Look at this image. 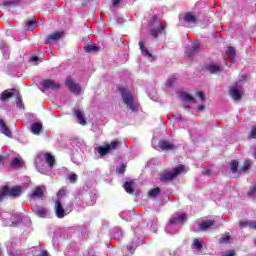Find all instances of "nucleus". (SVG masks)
<instances>
[{
  "label": "nucleus",
  "mask_w": 256,
  "mask_h": 256,
  "mask_svg": "<svg viewBox=\"0 0 256 256\" xmlns=\"http://www.w3.org/2000/svg\"><path fill=\"white\" fill-rule=\"evenodd\" d=\"M35 165L39 173L49 175L53 170V165H55V157L50 153H40L36 157Z\"/></svg>",
  "instance_id": "1"
},
{
  "label": "nucleus",
  "mask_w": 256,
  "mask_h": 256,
  "mask_svg": "<svg viewBox=\"0 0 256 256\" xmlns=\"http://www.w3.org/2000/svg\"><path fill=\"white\" fill-rule=\"evenodd\" d=\"M122 96V101L126 105V109H129L132 112L139 111V101L137 98L131 95V92L125 88L120 89Z\"/></svg>",
  "instance_id": "2"
},
{
  "label": "nucleus",
  "mask_w": 256,
  "mask_h": 256,
  "mask_svg": "<svg viewBox=\"0 0 256 256\" xmlns=\"http://www.w3.org/2000/svg\"><path fill=\"white\" fill-rule=\"evenodd\" d=\"M187 219V215L180 214L177 217L171 218L170 222L166 226V233H169V235H175L179 231V227L185 223V220Z\"/></svg>",
  "instance_id": "3"
},
{
  "label": "nucleus",
  "mask_w": 256,
  "mask_h": 256,
  "mask_svg": "<svg viewBox=\"0 0 256 256\" xmlns=\"http://www.w3.org/2000/svg\"><path fill=\"white\" fill-rule=\"evenodd\" d=\"M22 193L21 186H15L10 188L9 186H4L0 190V202L3 201L7 196L9 197H19Z\"/></svg>",
  "instance_id": "4"
},
{
  "label": "nucleus",
  "mask_w": 256,
  "mask_h": 256,
  "mask_svg": "<svg viewBox=\"0 0 256 256\" xmlns=\"http://www.w3.org/2000/svg\"><path fill=\"white\" fill-rule=\"evenodd\" d=\"M134 235V240L127 246V250L131 254L135 253V249H137L139 245H143V237H139V235H141V228H135Z\"/></svg>",
  "instance_id": "5"
},
{
  "label": "nucleus",
  "mask_w": 256,
  "mask_h": 256,
  "mask_svg": "<svg viewBox=\"0 0 256 256\" xmlns=\"http://www.w3.org/2000/svg\"><path fill=\"white\" fill-rule=\"evenodd\" d=\"M0 219H2L3 225L5 227H15V225H17V223H19V218L13 216L9 212L0 213Z\"/></svg>",
  "instance_id": "6"
},
{
  "label": "nucleus",
  "mask_w": 256,
  "mask_h": 256,
  "mask_svg": "<svg viewBox=\"0 0 256 256\" xmlns=\"http://www.w3.org/2000/svg\"><path fill=\"white\" fill-rule=\"evenodd\" d=\"M184 171H185V166H183V165L177 166L172 171L162 174L160 176V180L161 181H172V179H175V177H177V175H181V173Z\"/></svg>",
  "instance_id": "7"
},
{
  "label": "nucleus",
  "mask_w": 256,
  "mask_h": 256,
  "mask_svg": "<svg viewBox=\"0 0 256 256\" xmlns=\"http://www.w3.org/2000/svg\"><path fill=\"white\" fill-rule=\"evenodd\" d=\"M57 89H59V83L53 80H44L40 83L42 93H45V91H56Z\"/></svg>",
  "instance_id": "8"
},
{
  "label": "nucleus",
  "mask_w": 256,
  "mask_h": 256,
  "mask_svg": "<svg viewBox=\"0 0 256 256\" xmlns=\"http://www.w3.org/2000/svg\"><path fill=\"white\" fill-rule=\"evenodd\" d=\"M66 86L71 93H74V95H81V93H83V88H81V85L75 83V81L71 78L66 80Z\"/></svg>",
  "instance_id": "9"
},
{
  "label": "nucleus",
  "mask_w": 256,
  "mask_h": 256,
  "mask_svg": "<svg viewBox=\"0 0 256 256\" xmlns=\"http://www.w3.org/2000/svg\"><path fill=\"white\" fill-rule=\"evenodd\" d=\"M119 147V141H112L110 144L98 148L100 155H107L110 151H115Z\"/></svg>",
  "instance_id": "10"
},
{
  "label": "nucleus",
  "mask_w": 256,
  "mask_h": 256,
  "mask_svg": "<svg viewBox=\"0 0 256 256\" xmlns=\"http://www.w3.org/2000/svg\"><path fill=\"white\" fill-rule=\"evenodd\" d=\"M65 37V33L63 31H57L47 36L44 43L46 45H51V43H55V41H59V39H63Z\"/></svg>",
  "instance_id": "11"
},
{
  "label": "nucleus",
  "mask_w": 256,
  "mask_h": 256,
  "mask_svg": "<svg viewBox=\"0 0 256 256\" xmlns=\"http://www.w3.org/2000/svg\"><path fill=\"white\" fill-rule=\"evenodd\" d=\"M157 149L161 151H173L175 150V144L169 140H160Z\"/></svg>",
  "instance_id": "12"
},
{
  "label": "nucleus",
  "mask_w": 256,
  "mask_h": 256,
  "mask_svg": "<svg viewBox=\"0 0 256 256\" xmlns=\"http://www.w3.org/2000/svg\"><path fill=\"white\" fill-rule=\"evenodd\" d=\"M229 93L230 97H232L234 101H239V99H241V86H239V83H236L234 86L230 87Z\"/></svg>",
  "instance_id": "13"
},
{
  "label": "nucleus",
  "mask_w": 256,
  "mask_h": 256,
  "mask_svg": "<svg viewBox=\"0 0 256 256\" xmlns=\"http://www.w3.org/2000/svg\"><path fill=\"white\" fill-rule=\"evenodd\" d=\"M55 212H56V217L58 219H63L67 213L65 212V209H63V204H61L60 200H56L55 202Z\"/></svg>",
  "instance_id": "14"
},
{
  "label": "nucleus",
  "mask_w": 256,
  "mask_h": 256,
  "mask_svg": "<svg viewBox=\"0 0 256 256\" xmlns=\"http://www.w3.org/2000/svg\"><path fill=\"white\" fill-rule=\"evenodd\" d=\"M214 225L215 221L204 220L199 224V231H209V229H213Z\"/></svg>",
  "instance_id": "15"
},
{
  "label": "nucleus",
  "mask_w": 256,
  "mask_h": 256,
  "mask_svg": "<svg viewBox=\"0 0 256 256\" xmlns=\"http://www.w3.org/2000/svg\"><path fill=\"white\" fill-rule=\"evenodd\" d=\"M139 47H140V51H141L142 55H144V57H147V59H149L150 61H153V59H155L153 57V54H151L149 52V50L145 47V41H140Z\"/></svg>",
  "instance_id": "16"
},
{
  "label": "nucleus",
  "mask_w": 256,
  "mask_h": 256,
  "mask_svg": "<svg viewBox=\"0 0 256 256\" xmlns=\"http://www.w3.org/2000/svg\"><path fill=\"white\" fill-rule=\"evenodd\" d=\"M45 193V186H38L31 194V199H41Z\"/></svg>",
  "instance_id": "17"
},
{
  "label": "nucleus",
  "mask_w": 256,
  "mask_h": 256,
  "mask_svg": "<svg viewBox=\"0 0 256 256\" xmlns=\"http://www.w3.org/2000/svg\"><path fill=\"white\" fill-rule=\"evenodd\" d=\"M184 23H189L190 25H195V23H197V16H195L191 12L186 13L184 16Z\"/></svg>",
  "instance_id": "18"
},
{
  "label": "nucleus",
  "mask_w": 256,
  "mask_h": 256,
  "mask_svg": "<svg viewBox=\"0 0 256 256\" xmlns=\"http://www.w3.org/2000/svg\"><path fill=\"white\" fill-rule=\"evenodd\" d=\"M30 129L33 135H39L43 129V124H41V122H35L30 126Z\"/></svg>",
  "instance_id": "19"
},
{
  "label": "nucleus",
  "mask_w": 256,
  "mask_h": 256,
  "mask_svg": "<svg viewBox=\"0 0 256 256\" xmlns=\"http://www.w3.org/2000/svg\"><path fill=\"white\" fill-rule=\"evenodd\" d=\"M0 131L3 135H6V137H11V130H9V127H7L3 119H0Z\"/></svg>",
  "instance_id": "20"
},
{
  "label": "nucleus",
  "mask_w": 256,
  "mask_h": 256,
  "mask_svg": "<svg viewBox=\"0 0 256 256\" xmlns=\"http://www.w3.org/2000/svg\"><path fill=\"white\" fill-rule=\"evenodd\" d=\"M32 211L38 215V217H45L48 213V210L41 206H36L32 208Z\"/></svg>",
  "instance_id": "21"
},
{
  "label": "nucleus",
  "mask_w": 256,
  "mask_h": 256,
  "mask_svg": "<svg viewBox=\"0 0 256 256\" xmlns=\"http://www.w3.org/2000/svg\"><path fill=\"white\" fill-rule=\"evenodd\" d=\"M165 31V27L162 24H158L155 28L151 30L152 37H158V35H161Z\"/></svg>",
  "instance_id": "22"
},
{
  "label": "nucleus",
  "mask_w": 256,
  "mask_h": 256,
  "mask_svg": "<svg viewBox=\"0 0 256 256\" xmlns=\"http://www.w3.org/2000/svg\"><path fill=\"white\" fill-rule=\"evenodd\" d=\"M74 115L78 120V123L80 125H85L86 121H85V114H83V112L81 110H74Z\"/></svg>",
  "instance_id": "23"
},
{
  "label": "nucleus",
  "mask_w": 256,
  "mask_h": 256,
  "mask_svg": "<svg viewBox=\"0 0 256 256\" xmlns=\"http://www.w3.org/2000/svg\"><path fill=\"white\" fill-rule=\"evenodd\" d=\"M180 97L184 103H195V98H193L189 93L182 92Z\"/></svg>",
  "instance_id": "24"
},
{
  "label": "nucleus",
  "mask_w": 256,
  "mask_h": 256,
  "mask_svg": "<svg viewBox=\"0 0 256 256\" xmlns=\"http://www.w3.org/2000/svg\"><path fill=\"white\" fill-rule=\"evenodd\" d=\"M193 249L201 251L203 249V238H195L192 243Z\"/></svg>",
  "instance_id": "25"
},
{
  "label": "nucleus",
  "mask_w": 256,
  "mask_h": 256,
  "mask_svg": "<svg viewBox=\"0 0 256 256\" xmlns=\"http://www.w3.org/2000/svg\"><path fill=\"white\" fill-rule=\"evenodd\" d=\"M241 229L245 228V227H249V229H255L256 230V221H240L239 223Z\"/></svg>",
  "instance_id": "26"
},
{
  "label": "nucleus",
  "mask_w": 256,
  "mask_h": 256,
  "mask_svg": "<svg viewBox=\"0 0 256 256\" xmlns=\"http://www.w3.org/2000/svg\"><path fill=\"white\" fill-rule=\"evenodd\" d=\"M84 51L86 53H97V51H99V47L95 44H88L84 47Z\"/></svg>",
  "instance_id": "27"
},
{
  "label": "nucleus",
  "mask_w": 256,
  "mask_h": 256,
  "mask_svg": "<svg viewBox=\"0 0 256 256\" xmlns=\"http://www.w3.org/2000/svg\"><path fill=\"white\" fill-rule=\"evenodd\" d=\"M26 27H27L28 31H33V29H35V27H37V20L35 18H31V19L27 20Z\"/></svg>",
  "instance_id": "28"
},
{
  "label": "nucleus",
  "mask_w": 256,
  "mask_h": 256,
  "mask_svg": "<svg viewBox=\"0 0 256 256\" xmlns=\"http://www.w3.org/2000/svg\"><path fill=\"white\" fill-rule=\"evenodd\" d=\"M11 97H13V92L9 91V90H6L4 92L1 93L0 95V99L1 101H3L4 103L6 101H9V99H11Z\"/></svg>",
  "instance_id": "29"
},
{
  "label": "nucleus",
  "mask_w": 256,
  "mask_h": 256,
  "mask_svg": "<svg viewBox=\"0 0 256 256\" xmlns=\"http://www.w3.org/2000/svg\"><path fill=\"white\" fill-rule=\"evenodd\" d=\"M31 253L33 256H49V252L41 250L39 248H32Z\"/></svg>",
  "instance_id": "30"
},
{
  "label": "nucleus",
  "mask_w": 256,
  "mask_h": 256,
  "mask_svg": "<svg viewBox=\"0 0 256 256\" xmlns=\"http://www.w3.org/2000/svg\"><path fill=\"white\" fill-rule=\"evenodd\" d=\"M0 49L4 55V58L9 59V48H7V44H5V42L0 43Z\"/></svg>",
  "instance_id": "31"
},
{
  "label": "nucleus",
  "mask_w": 256,
  "mask_h": 256,
  "mask_svg": "<svg viewBox=\"0 0 256 256\" xmlns=\"http://www.w3.org/2000/svg\"><path fill=\"white\" fill-rule=\"evenodd\" d=\"M21 165H23V158H21L20 156H17L14 159H12L11 161L12 167H21Z\"/></svg>",
  "instance_id": "32"
},
{
  "label": "nucleus",
  "mask_w": 256,
  "mask_h": 256,
  "mask_svg": "<svg viewBox=\"0 0 256 256\" xmlns=\"http://www.w3.org/2000/svg\"><path fill=\"white\" fill-rule=\"evenodd\" d=\"M207 70L210 73H219V71H221V67L217 64H210L207 66Z\"/></svg>",
  "instance_id": "33"
},
{
  "label": "nucleus",
  "mask_w": 256,
  "mask_h": 256,
  "mask_svg": "<svg viewBox=\"0 0 256 256\" xmlns=\"http://www.w3.org/2000/svg\"><path fill=\"white\" fill-rule=\"evenodd\" d=\"M111 235H112V239H122L123 232L121 231V229L116 228L112 231Z\"/></svg>",
  "instance_id": "34"
},
{
  "label": "nucleus",
  "mask_w": 256,
  "mask_h": 256,
  "mask_svg": "<svg viewBox=\"0 0 256 256\" xmlns=\"http://www.w3.org/2000/svg\"><path fill=\"white\" fill-rule=\"evenodd\" d=\"M160 193H161V189L153 188L148 192V197H150V199H155Z\"/></svg>",
  "instance_id": "35"
},
{
  "label": "nucleus",
  "mask_w": 256,
  "mask_h": 256,
  "mask_svg": "<svg viewBox=\"0 0 256 256\" xmlns=\"http://www.w3.org/2000/svg\"><path fill=\"white\" fill-rule=\"evenodd\" d=\"M226 54L230 57L231 63H233V61H235V48L228 47Z\"/></svg>",
  "instance_id": "36"
},
{
  "label": "nucleus",
  "mask_w": 256,
  "mask_h": 256,
  "mask_svg": "<svg viewBox=\"0 0 256 256\" xmlns=\"http://www.w3.org/2000/svg\"><path fill=\"white\" fill-rule=\"evenodd\" d=\"M133 182H126L124 184V189L126 191V193H129L130 195H133Z\"/></svg>",
  "instance_id": "37"
},
{
  "label": "nucleus",
  "mask_w": 256,
  "mask_h": 256,
  "mask_svg": "<svg viewBox=\"0 0 256 256\" xmlns=\"http://www.w3.org/2000/svg\"><path fill=\"white\" fill-rule=\"evenodd\" d=\"M199 49H200L199 43L196 42V43L192 44V47L189 49L190 55L197 53V51H199Z\"/></svg>",
  "instance_id": "38"
},
{
  "label": "nucleus",
  "mask_w": 256,
  "mask_h": 256,
  "mask_svg": "<svg viewBox=\"0 0 256 256\" xmlns=\"http://www.w3.org/2000/svg\"><path fill=\"white\" fill-rule=\"evenodd\" d=\"M176 81H177V76L175 75L170 76L166 82L167 87H171V85H173Z\"/></svg>",
  "instance_id": "39"
},
{
  "label": "nucleus",
  "mask_w": 256,
  "mask_h": 256,
  "mask_svg": "<svg viewBox=\"0 0 256 256\" xmlns=\"http://www.w3.org/2000/svg\"><path fill=\"white\" fill-rule=\"evenodd\" d=\"M232 173H237V168L239 167V162L237 160H234L230 164Z\"/></svg>",
  "instance_id": "40"
},
{
  "label": "nucleus",
  "mask_w": 256,
  "mask_h": 256,
  "mask_svg": "<svg viewBox=\"0 0 256 256\" xmlns=\"http://www.w3.org/2000/svg\"><path fill=\"white\" fill-rule=\"evenodd\" d=\"M7 155H0V170L3 169L5 163L7 162Z\"/></svg>",
  "instance_id": "41"
},
{
  "label": "nucleus",
  "mask_w": 256,
  "mask_h": 256,
  "mask_svg": "<svg viewBox=\"0 0 256 256\" xmlns=\"http://www.w3.org/2000/svg\"><path fill=\"white\" fill-rule=\"evenodd\" d=\"M230 240H231V237L229 236V234H225L224 236L221 237L220 243L227 244L229 243Z\"/></svg>",
  "instance_id": "42"
},
{
  "label": "nucleus",
  "mask_w": 256,
  "mask_h": 256,
  "mask_svg": "<svg viewBox=\"0 0 256 256\" xmlns=\"http://www.w3.org/2000/svg\"><path fill=\"white\" fill-rule=\"evenodd\" d=\"M68 179L70 183H77V179H79V177L77 176V174H70L68 176Z\"/></svg>",
  "instance_id": "43"
},
{
  "label": "nucleus",
  "mask_w": 256,
  "mask_h": 256,
  "mask_svg": "<svg viewBox=\"0 0 256 256\" xmlns=\"http://www.w3.org/2000/svg\"><path fill=\"white\" fill-rule=\"evenodd\" d=\"M66 194H67V191L65 190V188H62L58 191L57 197H58V199H61V198L65 197Z\"/></svg>",
  "instance_id": "44"
},
{
  "label": "nucleus",
  "mask_w": 256,
  "mask_h": 256,
  "mask_svg": "<svg viewBox=\"0 0 256 256\" xmlns=\"http://www.w3.org/2000/svg\"><path fill=\"white\" fill-rule=\"evenodd\" d=\"M249 167H251V160H246L244 161V165L241 168L242 171H247V169H249Z\"/></svg>",
  "instance_id": "45"
},
{
  "label": "nucleus",
  "mask_w": 256,
  "mask_h": 256,
  "mask_svg": "<svg viewBox=\"0 0 256 256\" xmlns=\"http://www.w3.org/2000/svg\"><path fill=\"white\" fill-rule=\"evenodd\" d=\"M256 193V184L249 190L248 197H255Z\"/></svg>",
  "instance_id": "46"
},
{
  "label": "nucleus",
  "mask_w": 256,
  "mask_h": 256,
  "mask_svg": "<svg viewBox=\"0 0 256 256\" xmlns=\"http://www.w3.org/2000/svg\"><path fill=\"white\" fill-rule=\"evenodd\" d=\"M222 256H235V250H228L222 253Z\"/></svg>",
  "instance_id": "47"
},
{
  "label": "nucleus",
  "mask_w": 256,
  "mask_h": 256,
  "mask_svg": "<svg viewBox=\"0 0 256 256\" xmlns=\"http://www.w3.org/2000/svg\"><path fill=\"white\" fill-rule=\"evenodd\" d=\"M112 1V6L113 7H119V5H121V2L123 0H111Z\"/></svg>",
  "instance_id": "48"
},
{
  "label": "nucleus",
  "mask_w": 256,
  "mask_h": 256,
  "mask_svg": "<svg viewBox=\"0 0 256 256\" xmlns=\"http://www.w3.org/2000/svg\"><path fill=\"white\" fill-rule=\"evenodd\" d=\"M17 99H18V101H17L16 105H17L18 109L23 108V101H21V97L18 96Z\"/></svg>",
  "instance_id": "49"
},
{
  "label": "nucleus",
  "mask_w": 256,
  "mask_h": 256,
  "mask_svg": "<svg viewBox=\"0 0 256 256\" xmlns=\"http://www.w3.org/2000/svg\"><path fill=\"white\" fill-rule=\"evenodd\" d=\"M117 173L122 174L125 173V166L121 165L116 169Z\"/></svg>",
  "instance_id": "50"
},
{
  "label": "nucleus",
  "mask_w": 256,
  "mask_h": 256,
  "mask_svg": "<svg viewBox=\"0 0 256 256\" xmlns=\"http://www.w3.org/2000/svg\"><path fill=\"white\" fill-rule=\"evenodd\" d=\"M197 97H199L200 101H205V95L203 92H197Z\"/></svg>",
  "instance_id": "51"
},
{
  "label": "nucleus",
  "mask_w": 256,
  "mask_h": 256,
  "mask_svg": "<svg viewBox=\"0 0 256 256\" xmlns=\"http://www.w3.org/2000/svg\"><path fill=\"white\" fill-rule=\"evenodd\" d=\"M255 133H256V126H254V127L252 128V131H251L249 137H250L251 139H253V138L255 137V135H254Z\"/></svg>",
  "instance_id": "52"
},
{
  "label": "nucleus",
  "mask_w": 256,
  "mask_h": 256,
  "mask_svg": "<svg viewBox=\"0 0 256 256\" xmlns=\"http://www.w3.org/2000/svg\"><path fill=\"white\" fill-rule=\"evenodd\" d=\"M97 201V196L93 195L91 202H89L88 205H95V202Z\"/></svg>",
  "instance_id": "53"
},
{
  "label": "nucleus",
  "mask_w": 256,
  "mask_h": 256,
  "mask_svg": "<svg viewBox=\"0 0 256 256\" xmlns=\"http://www.w3.org/2000/svg\"><path fill=\"white\" fill-rule=\"evenodd\" d=\"M30 61H31L32 63H37V61H39V57L33 56L32 58H30Z\"/></svg>",
  "instance_id": "54"
},
{
  "label": "nucleus",
  "mask_w": 256,
  "mask_h": 256,
  "mask_svg": "<svg viewBox=\"0 0 256 256\" xmlns=\"http://www.w3.org/2000/svg\"><path fill=\"white\" fill-rule=\"evenodd\" d=\"M73 145H76V147L81 148V146H82L83 144H81V143H79V141L75 140V141L73 142Z\"/></svg>",
  "instance_id": "55"
},
{
  "label": "nucleus",
  "mask_w": 256,
  "mask_h": 256,
  "mask_svg": "<svg viewBox=\"0 0 256 256\" xmlns=\"http://www.w3.org/2000/svg\"><path fill=\"white\" fill-rule=\"evenodd\" d=\"M174 119H176V121H181V114L174 115Z\"/></svg>",
  "instance_id": "56"
},
{
  "label": "nucleus",
  "mask_w": 256,
  "mask_h": 256,
  "mask_svg": "<svg viewBox=\"0 0 256 256\" xmlns=\"http://www.w3.org/2000/svg\"><path fill=\"white\" fill-rule=\"evenodd\" d=\"M202 173H203V175H211V170L206 169Z\"/></svg>",
  "instance_id": "57"
},
{
  "label": "nucleus",
  "mask_w": 256,
  "mask_h": 256,
  "mask_svg": "<svg viewBox=\"0 0 256 256\" xmlns=\"http://www.w3.org/2000/svg\"><path fill=\"white\" fill-rule=\"evenodd\" d=\"M198 111H205V105H200L197 107Z\"/></svg>",
  "instance_id": "58"
},
{
  "label": "nucleus",
  "mask_w": 256,
  "mask_h": 256,
  "mask_svg": "<svg viewBox=\"0 0 256 256\" xmlns=\"http://www.w3.org/2000/svg\"><path fill=\"white\" fill-rule=\"evenodd\" d=\"M11 255L12 256H19V251L14 250V251L11 252Z\"/></svg>",
  "instance_id": "59"
},
{
  "label": "nucleus",
  "mask_w": 256,
  "mask_h": 256,
  "mask_svg": "<svg viewBox=\"0 0 256 256\" xmlns=\"http://www.w3.org/2000/svg\"><path fill=\"white\" fill-rule=\"evenodd\" d=\"M253 157H254V159H256V149L254 151Z\"/></svg>",
  "instance_id": "60"
},
{
  "label": "nucleus",
  "mask_w": 256,
  "mask_h": 256,
  "mask_svg": "<svg viewBox=\"0 0 256 256\" xmlns=\"http://www.w3.org/2000/svg\"><path fill=\"white\" fill-rule=\"evenodd\" d=\"M184 107H185V109H188V108H189V106H187V105H185Z\"/></svg>",
  "instance_id": "61"
},
{
  "label": "nucleus",
  "mask_w": 256,
  "mask_h": 256,
  "mask_svg": "<svg viewBox=\"0 0 256 256\" xmlns=\"http://www.w3.org/2000/svg\"><path fill=\"white\" fill-rule=\"evenodd\" d=\"M67 256H71V254H69V252L66 254Z\"/></svg>",
  "instance_id": "62"
}]
</instances>
